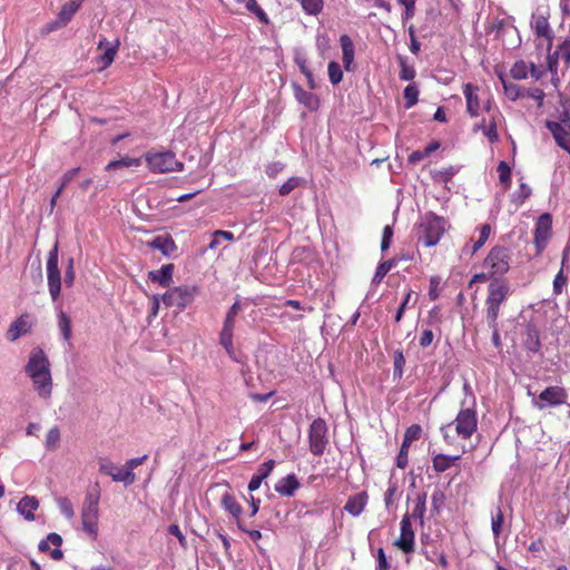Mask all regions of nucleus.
I'll return each mask as SVG.
<instances>
[{
  "instance_id": "1",
  "label": "nucleus",
  "mask_w": 570,
  "mask_h": 570,
  "mask_svg": "<svg viewBox=\"0 0 570 570\" xmlns=\"http://www.w3.org/2000/svg\"><path fill=\"white\" fill-rule=\"evenodd\" d=\"M24 371L32 381V386L38 395L42 399H50L53 390L50 361L40 346H35L30 351Z\"/></svg>"
},
{
  "instance_id": "2",
  "label": "nucleus",
  "mask_w": 570,
  "mask_h": 570,
  "mask_svg": "<svg viewBox=\"0 0 570 570\" xmlns=\"http://www.w3.org/2000/svg\"><path fill=\"white\" fill-rule=\"evenodd\" d=\"M452 430L460 439H470V436H472V434L478 430V416L475 409H461L455 420L449 422V424L442 425L441 431L445 443H453L454 435H452Z\"/></svg>"
},
{
  "instance_id": "3",
  "label": "nucleus",
  "mask_w": 570,
  "mask_h": 570,
  "mask_svg": "<svg viewBox=\"0 0 570 570\" xmlns=\"http://www.w3.org/2000/svg\"><path fill=\"white\" fill-rule=\"evenodd\" d=\"M449 223L446 218L436 216L435 213H426L421 218L417 228L419 242L425 246L436 245L444 235Z\"/></svg>"
},
{
  "instance_id": "4",
  "label": "nucleus",
  "mask_w": 570,
  "mask_h": 570,
  "mask_svg": "<svg viewBox=\"0 0 570 570\" xmlns=\"http://www.w3.org/2000/svg\"><path fill=\"white\" fill-rule=\"evenodd\" d=\"M511 288L505 279H493L488 285V295L485 299V320H499L500 308L509 298Z\"/></svg>"
},
{
  "instance_id": "5",
  "label": "nucleus",
  "mask_w": 570,
  "mask_h": 570,
  "mask_svg": "<svg viewBox=\"0 0 570 570\" xmlns=\"http://www.w3.org/2000/svg\"><path fill=\"white\" fill-rule=\"evenodd\" d=\"M144 156L148 169L155 174L173 173V170H183L184 168V163H180L171 150H150L146 151Z\"/></svg>"
},
{
  "instance_id": "6",
  "label": "nucleus",
  "mask_w": 570,
  "mask_h": 570,
  "mask_svg": "<svg viewBox=\"0 0 570 570\" xmlns=\"http://www.w3.org/2000/svg\"><path fill=\"white\" fill-rule=\"evenodd\" d=\"M511 266V254L509 248L502 245L492 247L483 259V267L488 271L489 277L502 276L509 272Z\"/></svg>"
},
{
  "instance_id": "7",
  "label": "nucleus",
  "mask_w": 570,
  "mask_h": 570,
  "mask_svg": "<svg viewBox=\"0 0 570 570\" xmlns=\"http://www.w3.org/2000/svg\"><path fill=\"white\" fill-rule=\"evenodd\" d=\"M99 502L100 493H87L81 510L82 529L92 537L98 534Z\"/></svg>"
},
{
  "instance_id": "8",
  "label": "nucleus",
  "mask_w": 570,
  "mask_h": 570,
  "mask_svg": "<svg viewBox=\"0 0 570 570\" xmlns=\"http://www.w3.org/2000/svg\"><path fill=\"white\" fill-rule=\"evenodd\" d=\"M46 274L48 279L49 294L56 302L61 291V274L59 268V244L56 243L50 249L46 262Z\"/></svg>"
},
{
  "instance_id": "9",
  "label": "nucleus",
  "mask_w": 570,
  "mask_h": 570,
  "mask_svg": "<svg viewBox=\"0 0 570 570\" xmlns=\"http://www.w3.org/2000/svg\"><path fill=\"white\" fill-rule=\"evenodd\" d=\"M199 293L197 285H177L164 293L163 301L166 306L185 308L195 301Z\"/></svg>"
},
{
  "instance_id": "10",
  "label": "nucleus",
  "mask_w": 570,
  "mask_h": 570,
  "mask_svg": "<svg viewBox=\"0 0 570 570\" xmlns=\"http://www.w3.org/2000/svg\"><path fill=\"white\" fill-rule=\"evenodd\" d=\"M327 431L326 421L323 417H316L309 424L308 448L316 456H321L328 444Z\"/></svg>"
},
{
  "instance_id": "11",
  "label": "nucleus",
  "mask_w": 570,
  "mask_h": 570,
  "mask_svg": "<svg viewBox=\"0 0 570 570\" xmlns=\"http://www.w3.org/2000/svg\"><path fill=\"white\" fill-rule=\"evenodd\" d=\"M242 308L240 302L236 301L233 303L230 308L226 312L223 328L219 333V344L225 347L227 354L229 356L235 355V350L233 346V334L236 325V317Z\"/></svg>"
},
{
  "instance_id": "12",
  "label": "nucleus",
  "mask_w": 570,
  "mask_h": 570,
  "mask_svg": "<svg viewBox=\"0 0 570 570\" xmlns=\"http://www.w3.org/2000/svg\"><path fill=\"white\" fill-rule=\"evenodd\" d=\"M568 396V391L563 389V386L551 385L541 391L538 399H534L532 404L539 410L557 407V405L566 404Z\"/></svg>"
},
{
  "instance_id": "13",
  "label": "nucleus",
  "mask_w": 570,
  "mask_h": 570,
  "mask_svg": "<svg viewBox=\"0 0 570 570\" xmlns=\"http://www.w3.org/2000/svg\"><path fill=\"white\" fill-rule=\"evenodd\" d=\"M400 528L401 533L397 540L394 541V544L405 554H411L415 550V531L409 513L402 515Z\"/></svg>"
},
{
  "instance_id": "14",
  "label": "nucleus",
  "mask_w": 570,
  "mask_h": 570,
  "mask_svg": "<svg viewBox=\"0 0 570 570\" xmlns=\"http://www.w3.org/2000/svg\"><path fill=\"white\" fill-rule=\"evenodd\" d=\"M553 218L551 214H541L535 223L534 227V245L537 253L540 254L548 244L549 238L552 235Z\"/></svg>"
},
{
  "instance_id": "15",
  "label": "nucleus",
  "mask_w": 570,
  "mask_h": 570,
  "mask_svg": "<svg viewBox=\"0 0 570 570\" xmlns=\"http://www.w3.org/2000/svg\"><path fill=\"white\" fill-rule=\"evenodd\" d=\"M85 0H69L61 6L57 20L49 26V30H56V28L65 27L70 22L82 6Z\"/></svg>"
},
{
  "instance_id": "16",
  "label": "nucleus",
  "mask_w": 570,
  "mask_h": 570,
  "mask_svg": "<svg viewBox=\"0 0 570 570\" xmlns=\"http://www.w3.org/2000/svg\"><path fill=\"white\" fill-rule=\"evenodd\" d=\"M220 504H222L223 509L225 511H227L233 517V519H235L238 529L246 530V528L242 521V518H240L244 509L240 505V503L238 502V500L236 499V497L233 495L232 492L227 491V492L223 493L222 499H220Z\"/></svg>"
},
{
  "instance_id": "17",
  "label": "nucleus",
  "mask_w": 570,
  "mask_h": 570,
  "mask_svg": "<svg viewBox=\"0 0 570 570\" xmlns=\"http://www.w3.org/2000/svg\"><path fill=\"white\" fill-rule=\"evenodd\" d=\"M546 128L550 131L554 142L566 150L570 145V125L556 124V120H546Z\"/></svg>"
},
{
  "instance_id": "18",
  "label": "nucleus",
  "mask_w": 570,
  "mask_h": 570,
  "mask_svg": "<svg viewBox=\"0 0 570 570\" xmlns=\"http://www.w3.org/2000/svg\"><path fill=\"white\" fill-rule=\"evenodd\" d=\"M32 323L30 314H22L9 325L7 330V338L10 342L17 341V338L23 336V334L30 333Z\"/></svg>"
},
{
  "instance_id": "19",
  "label": "nucleus",
  "mask_w": 570,
  "mask_h": 570,
  "mask_svg": "<svg viewBox=\"0 0 570 570\" xmlns=\"http://www.w3.org/2000/svg\"><path fill=\"white\" fill-rule=\"evenodd\" d=\"M368 493L366 491H362L358 493H355L354 495H351L347 498L344 510L353 515L357 517L362 514V512L365 510L367 502H368Z\"/></svg>"
},
{
  "instance_id": "20",
  "label": "nucleus",
  "mask_w": 570,
  "mask_h": 570,
  "mask_svg": "<svg viewBox=\"0 0 570 570\" xmlns=\"http://www.w3.org/2000/svg\"><path fill=\"white\" fill-rule=\"evenodd\" d=\"M478 90L479 88L473 83H465L463 88L466 101V111L472 117L480 115V97L478 95Z\"/></svg>"
},
{
  "instance_id": "21",
  "label": "nucleus",
  "mask_w": 570,
  "mask_h": 570,
  "mask_svg": "<svg viewBox=\"0 0 570 570\" xmlns=\"http://www.w3.org/2000/svg\"><path fill=\"white\" fill-rule=\"evenodd\" d=\"M342 48V62L346 71L353 70V61L355 58V47L353 39L348 35H342L338 40Z\"/></svg>"
},
{
  "instance_id": "22",
  "label": "nucleus",
  "mask_w": 570,
  "mask_h": 570,
  "mask_svg": "<svg viewBox=\"0 0 570 570\" xmlns=\"http://www.w3.org/2000/svg\"><path fill=\"white\" fill-rule=\"evenodd\" d=\"M149 248L161 250L164 255H170L177 249V245L171 235H158L146 243Z\"/></svg>"
},
{
  "instance_id": "23",
  "label": "nucleus",
  "mask_w": 570,
  "mask_h": 570,
  "mask_svg": "<svg viewBox=\"0 0 570 570\" xmlns=\"http://www.w3.org/2000/svg\"><path fill=\"white\" fill-rule=\"evenodd\" d=\"M149 279L157 282L159 285L169 286L174 276V263H167L159 269L149 271Z\"/></svg>"
},
{
  "instance_id": "24",
  "label": "nucleus",
  "mask_w": 570,
  "mask_h": 570,
  "mask_svg": "<svg viewBox=\"0 0 570 570\" xmlns=\"http://www.w3.org/2000/svg\"><path fill=\"white\" fill-rule=\"evenodd\" d=\"M39 508V501L36 497L26 495L19 501L17 510L26 520H35V511Z\"/></svg>"
},
{
  "instance_id": "25",
  "label": "nucleus",
  "mask_w": 570,
  "mask_h": 570,
  "mask_svg": "<svg viewBox=\"0 0 570 570\" xmlns=\"http://www.w3.org/2000/svg\"><path fill=\"white\" fill-rule=\"evenodd\" d=\"M523 346L531 352H539L541 347L540 332L534 324H528L523 337Z\"/></svg>"
},
{
  "instance_id": "26",
  "label": "nucleus",
  "mask_w": 570,
  "mask_h": 570,
  "mask_svg": "<svg viewBox=\"0 0 570 570\" xmlns=\"http://www.w3.org/2000/svg\"><path fill=\"white\" fill-rule=\"evenodd\" d=\"M299 483L295 474L285 475V478L278 480L275 485L276 492L284 494L285 497H293L294 492L298 489Z\"/></svg>"
},
{
  "instance_id": "27",
  "label": "nucleus",
  "mask_w": 570,
  "mask_h": 570,
  "mask_svg": "<svg viewBox=\"0 0 570 570\" xmlns=\"http://www.w3.org/2000/svg\"><path fill=\"white\" fill-rule=\"evenodd\" d=\"M460 458V455L450 456L445 455V453H436L432 458V468L435 472H444L450 470Z\"/></svg>"
},
{
  "instance_id": "28",
  "label": "nucleus",
  "mask_w": 570,
  "mask_h": 570,
  "mask_svg": "<svg viewBox=\"0 0 570 570\" xmlns=\"http://www.w3.org/2000/svg\"><path fill=\"white\" fill-rule=\"evenodd\" d=\"M295 98L298 100V102H302L305 107H307L308 110H317V108H320V100L316 94L306 91V89L296 87Z\"/></svg>"
},
{
  "instance_id": "29",
  "label": "nucleus",
  "mask_w": 570,
  "mask_h": 570,
  "mask_svg": "<svg viewBox=\"0 0 570 570\" xmlns=\"http://www.w3.org/2000/svg\"><path fill=\"white\" fill-rule=\"evenodd\" d=\"M534 32L537 36L544 37L548 40V50H550L553 41V31L548 18L538 17L537 20H534Z\"/></svg>"
},
{
  "instance_id": "30",
  "label": "nucleus",
  "mask_w": 570,
  "mask_h": 570,
  "mask_svg": "<svg viewBox=\"0 0 570 570\" xmlns=\"http://www.w3.org/2000/svg\"><path fill=\"white\" fill-rule=\"evenodd\" d=\"M58 326H59L62 340L66 342H70V337L72 334V326H71L70 316L67 314V312H63V311L59 312Z\"/></svg>"
},
{
  "instance_id": "31",
  "label": "nucleus",
  "mask_w": 570,
  "mask_h": 570,
  "mask_svg": "<svg viewBox=\"0 0 570 570\" xmlns=\"http://www.w3.org/2000/svg\"><path fill=\"white\" fill-rule=\"evenodd\" d=\"M406 364L405 355L402 350H395L393 352V377L402 379L404 366Z\"/></svg>"
},
{
  "instance_id": "32",
  "label": "nucleus",
  "mask_w": 570,
  "mask_h": 570,
  "mask_svg": "<svg viewBox=\"0 0 570 570\" xmlns=\"http://www.w3.org/2000/svg\"><path fill=\"white\" fill-rule=\"evenodd\" d=\"M426 512V493H419L415 498V507L412 510L411 517L420 519L423 524V519Z\"/></svg>"
},
{
  "instance_id": "33",
  "label": "nucleus",
  "mask_w": 570,
  "mask_h": 570,
  "mask_svg": "<svg viewBox=\"0 0 570 570\" xmlns=\"http://www.w3.org/2000/svg\"><path fill=\"white\" fill-rule=\"evenodd\" d=\"M420 89L416 83H409L404 88L405 107L411 108L416 106L419 101Z\"/></svg>"
},
{
  "instance_id": "34",
  "label": "nucleus",
  "mask_w": 570,
  "mask_h": 570,
  "mask_svg": "<svg viewBox=\"0 0 570 570\" xmlns=\"http://www.w3.org/2000/svg\"><path fill=\"white\" fill-rule=\"evenodd\" d=\"M140 158H130V156H124L121 159L110 160L109 164L106 165V170H114L117 168H122V166H140Z\"/></svg>"
},
{
  "instance_id": "35",
  "label": "nucleus",
  "mask_w": 570,
  "mask_h": 570,
  "mask_svg": "<svg viewBox=\"0 0 570 570\" xmlns=\"http://www.w3.org/2000/svg\"><path fill=\"white\" fill-rule=\"evenodd\" d=\"M501 83L503 85L505 96L510 98L512 101H515V99L522 97L523 91L520 85L508 82V80L504 79L503 76H501Z\"/></svg>"
},
{
  "instance_id": "36",
  "label": "nucleus",
  "mask_w": 570,
  "mask_h": 570,
  "mask_svg": "<svg viewBox=\"0 0 570 570\" xmlns=\"http://www.w3.org/2000/svg\"><path fill=\"white\" fill-rule=\"evenodd\" d=\"M395 261L391 258L390 261H385L379 264V266L375 269L374 276L372 278V284H380V282L383 281L384 276L389 273V271L392 269L394 266Z\"/></svg>"
},
{
  "instance_id": "37",
  "label": "nucleus",
  "mask_w": 570,
  "mask_h": 570,
  "mask_svg": "<svg viewBox=\"0 0 570 570\" xmlns=\"http://www.w3.org/2000/svg\"><path fill=\"white\" fill-rule=\"evenodd\" d=\"M497 170L499 173V181L502 184V186L504 188H509L512 184V180H511L512 171H511L509 164H507L505 160H501L498 164Z\"/></svg>"
},
{
  "instance_id": "38",
  "label": "nucleus",
  "mask_w": 570,
  "mask_h": 570,
  "mask_svg": "<svg viewBox=\"0 0 570 570\" xmlns=\"http://www.w3.org/2000/svg\"><path fill=\"white\" fill-rule=\"evenodd\" d=\"M399 65L401 67V70L399 72V78L402 80H413L416 76V70L413 66H409L405 58L400 56L399 57Z\"/></svg>"
},
{
  "instance_id": "39",
  "label": "nucleus",
  "mask_w": 570,
  "mask_h": 570,
  "mask_svg": "<svg viewBox=\"0 0 570 570\" xmlns=\"http://www.w3.org/2000/svg\"><path fill=\"white\" fill-rule=\"evenodd\" d=\"M46 449L47 450H57L60 444V431L58 426H52L46 435Z\"/></svg>"
},
{
  "instance_id": "40",
  "label": "nucleus",
  "mask_w": 570,
  "mask_h": 570,
  "mask_svg": "<svg viewBox=\"0 0 570 570\" xmlns=\"http://www.w3.org/2000/svg\"><path fill=\"white\" fill-rule=\"evenodd\" d=\"M510 73L513 77V79H527L529 75V67L527 62L523 60L515 61L510 70Z\"/></svg>"
},
{
  "instance_id": "41",
  "label": "nucleus",
  "mask_w": 570,
  "mask_h": 570,
  "mask_svg": "<svg viewBox=\"0 0 570 570\" xmlns=\"http://www.w3.org/2000/svg\"><path fill=\"white\" fill-rule=\"evenodd\" d=\"M490 233H491V226L488 225V223L480 226V235H479V238L476 240H474V243H473L472 250H471L472 254H475L476 250L482 248L484 243L488 240Z\"/></svg>"
},
{
  "instance_id": "42",
  "label": "nucleus",
  "mask_w": 570,
  "mask_h": 570,
  "mask_svg": "<svg viewBox=\"0 0 570 570\" xmlns=\"http://www.w3.org/2000/svg\"><path fill=\"white\" fill-rule=\"evenodd\" d=\"M504 521V514L501 507L495 508V512L492 513V532L495 538L500 537L502 532V524Z\"/></svg>"
},
{
  "instance_id": "43",
  "label": "nucleus",
  "mask_w": 570,
  "mask_h": 570,
  "mask_svg": "<svg viewBox=\"0 0 570 570\" xmlns=\"http://www.w3.org/2000/svg\"><path fill=\"white\" fill-rule=\"evenodd\" d=\"M245 6L249 12L255 13L258 21H261L263 23L269 22V18H268L267 13H265L263 8L258 7L256 0H246Z\"/></svg>"
},
{
  "instance_id": "44",
  "label": "nucleus",
  "mask_w": 570,
  "mask_h": 570,
  "mask_svg": "<svg viewBox=\"0 0 570 570\" xmlns=\"http://www.w3.org/2000/svg\"><path fill=\"white\" fill-rule=\"evenodd\" d=\"M328 79L332 85H338L343 79V71L340 62L330 61L328 63Z\"/></svg>"
},
{
  "instance_id": "45",
  "label": "nucleus",
  "mask_w": 570,
  "mask_h": 570,
  "mask_svg": "<svg viewBox=\"0 0 570 570\" xmlns=\"http://www.w3.org/2000/svg\"><path fill=\"white\" fill-rule=\"evenodd\" d=\"M302 9L308 14H318L323 10V0H301Z\"/></svg>"
},
{
  "instance_id": "46",
  "label": "nucleus",
  "mask_w": 570,
  "mask_h": 570,
  "mask_svg": "<svg viewBox=\"0 0 570 570\" xmlns=\"http://www.w3.org/2000/svg\"><path fill=\"white\" fill-rule=\"evenodd\" d=\"M136 480V474L134 471H127V466H117L116 475H114V481H122L125 484H131Z\"/></svg>"
},
{
  "instance_id": "47",
  "label": "nucleus",
  "mask_w": 570,
  "mask_h": 570,
  "mask_svg": "<svg viewBox=\"0 0 570 570\" xmlns=\"http://www.w3.org/2000/svg\"><path fill=\"white\" fill-rule=\"evenodd\" d=\"M409 452H410V444L404 435L401 449L396 455V465L399 468H406V465L409 463Z\"/></svg>"
},
{
  "instance_id": "48",
  "label": "nucleus",
  "mask_w": 570,
  "mask_h": 570,
  "mask_svg": "<svg viewBox=\"0 0 570 570\" xmlns=\"http://www.w3.org/2000/svg\"><path fill=\"white\" fill-rule=\"evenodd\" d=\"M57 505L59 511L66 517V519H72L75 515L73 504L67 497H60L57 499Z\"/></svg>"
},
{
  "instance_id": "49",
  "label": "nucleus",
  "mask_w": 570,
  "mask_h": 570,
  "mask_svg": "<svg viewBox=\"0 0 570 570\" xmlns=\"http://www.w3.org/2000/svg\"><path fill=\"white\" fill-rule=\"evenodd\" d=\"M99 464V472L105 475L111 476L114 480V475H116L117 472V465L114 464L108 458H99L98 460Z\"/></svg>"
},
{
  "instance_id": "50",
  "label": "nucleus",
  "mask_w": 570,
  "mask_h": 570,
  "mask_svg": "<svg viewBox=\"0 0 570 570\" xmlns=\"http://www.w3.org/2000/svg\"><path fill=\"white\" fill-rule=\"evenodd\" d=\"M118 46H119V42H117L116 45H114L110 48H107L104 51V53L100 56L99 60L102 65V68H107L112 65V62L116 58V55H117Z\"/></svg>"
},
{
  "instance_id": "51",
  "label": "nucleus",
  "mask_w": 570,
  "mask_h": 570,
  "mask_svg": "<svg viewBox=\"0 0 570 570\" xmlns=\"http://www.w3.org/2000/svg\"><path fill=\"white\" fill-rule=\"evenodd\" d=\"M412 295H413V289H407L401 305H399L396 308V313H395V317H394L395 323H400L401 320H403L404 312L407 308V306H410V301L412 298Z\"/></svg>"
},
{
  "instance_id": "52",
  "label": "nucleus",
  "mask_w": 570,
  "mask_h": 570,
  "mask_svg": "<svg viewBox=\"0 0 570 570\" xmlns=\"http://www.w3.org/2000/svg\"><path fill=\"white\" fill-rule=\"evenodd\" d=\"M562 110L559 114V120H556V124L561 125H570V98H564L561 100Z\"/></svg>"
},
{
  "instance_id": "53",
  "label": "nucleus",
  "mask_w": 570,
  "mask_h": 570,
  "mask_svg": "<svg viewBox=\"0 0 570 570\" xmlns=\"http://www.w3.org/2000/svg\"><path fill=\"white\" fill-rule=\"evenodd\" d=\"M558 53L559 57L562 59L566 68L570 67V39H564L563 42H561L558 46Z\"/></svg>"
},
{
  "instance_id": "54",
  "label": "nucleus",
  "mask_w": 570,
  "mask_h": 570,
  "mask_svg": "<svg viewBox=\"0 0 570 570\" xmlns=\"http://www.w3.org/2000/svg\"><path fill=\"white\" fill-rule=\"evenodd\" d=\"M567 284H568V276L564 275L563 269L561 267V269L557 273V275L553 279V293L561 294Z\"/></svg>"
},
{
  "instance_id": "55",
  "label": "nucleus",
  "mask_w": 570,
  "mask_h": 570,
  "mask_svg": "<svg viewBox=\"0 0 570 570\" xmlns=\"http://www.w3.org/2000/svg\"><path fill=\"white\" fill-rule=\"evenodd\" d=\"M560 53H558V48L553 53H548L547 58V69L550 73L556 77L558 75Z\"/></svg>"
},
{
  "instance_id": "56",
  "label": "nucleus",
  "mask_w": 570,
  "mask_h": 570,
  "mask_svg": "<svg viewBox=\"0 0 570 570\" xmlns=\"http://www.w3.org/2000/svg\"><path fill=\"white\" fill-rule=\"evenodd\" d=\"M301 178L299 177H289L278 189L279 195H289L291 191L294 190L297 186H299Z\"/></svg>"
},
{
  "instance_id": "57",
  "label": "nucleus",
  "mask_w": 570,
  "mask_h": 570,
  "mask_svg": "<svg viewBox=\"0 0 570 570\" xmlns=\"http://www.w3.org/2000/svg\"><path fill=\"white\" fill-rule=\"evenodd\" d=\"M422 426L419 424H412L405 430V438L411 445L412 441L419 440L422 435Z\"/></svg>"
},
{
  "instance_id": "58",
  "label": "nucleus",
  "mask_w": 570,
  "mask_h": 570,
  "mask_svg": "<svg viewBox=\"0 0 570 570\" xmlns=\"http://www.w3.org/2000/svg\"><path fill=\"white\" fill-rule=\"evenodd\" d=\"M489 328L492 332V344L497 347H500L502 345L501 336H500V327L498 320H494L493 322H487Z\"/></svg>"
},
{
  "instance_id": "59",
  "label": "nucleus",
  "mask_w": 570,
  "mask_h": 570,
  "mask_svg": "<svg viewBox=\"0 0 570 570\" xmlns=\"http://www.w3.org/2000/svg\"><path fill=\"white\" fill-rule=\"evenodd\" d=\"M76 279V272L73 267V258L70 257L68 259L66 272H65V283L67 286H72L73 282Z\"/></svg>"
},
{
  "instance_id": "60",
  "label": "nucleus",
  "mask_w": 570,
  "mask_h": 570,
  "mask_svg": "<svg viewBox=\"0 0 570 570\" xmlns=\"http://www.w3.org/2000/svg\"><path fill=\"white\" fill-rule=\"evenodd\" d=\"M393 239V228L390 225H386L382 232V242L381 249L386 250L391 246V242Z\"/></svg>"
},
{
  "instance_id": "61",
  "label": "nucleus",
  "mask_w": 570,
  "mask_h": 570,
  "mask_svg": "<svg viewBox=\"0 0 570 570\" xmlns=\"http://www.w3.org/2000/svg\"><path fill=\"white\" fill-rule=\"evenodd\" d=\"M274 466H275V461H273V460L263 462V464L259 465L257 469V474L259 475V479L262 481H264L266 479V476L271 475Z\"/></svg>"
},
{
  "instance_id": "62",
  "label": "nucleus",
  "mask_w": 570,
  "mask_h": 570,
  "mask_svg": "<svg viewBox=\"0 0 570 570\" xmlns=\"http://www.w3.org/2000/svg\"><path fill=\"white\" fill-rule=\"evenodd\" d=\"M434 338V333L431 328H424L421 332V336L419 337V345L422 347H428L432 345Z\"/></svg>"
},
{
  "instance_id": "63",
  "label": "nucleus",
  "mask_w": 570,
  "mask_h": 570,
  "mask_svg": "<svg viewBox=\"0 0 570 570\" xmlns=\"http://www.w3.org/2000/svg\"><path fill=\"white\" fill-rule=\"evenodd\" d=\"M399 3L404 6L405 8V14L404 19H411L415 14L416 9V0H399Z\"/></svg>"
},
{
  "instance_id": "64",
  "label": "nucleus",
  "mask_w": 570,
  "mask_h": 570,
  "mask_svg": "<svg viewBox=\"0 0 570 570\" xmlns=\"http://www.w3.org/2000/svg\"><path fill=\"white\" fill-rule=\"evenodd\" d=\"M409 36L411 38L410 51L414 55H419L421 50V43L419 39H416V33L413 26L409 27Z\"/></svg>"
}]
</instances>
